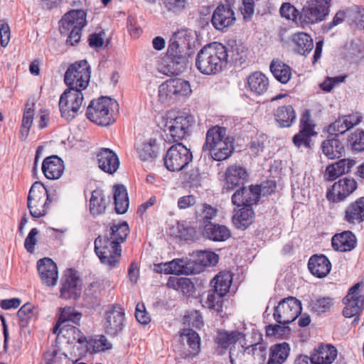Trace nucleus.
<instances>
[{"label": "nucleus", "instance_id": "obj_61", "mask_svg": "<svg viewBox=\"0 0 364 364\" xmlns=\"http://www.w3.org/2000/svg\"><path fill=\"white\" fill-rule=\"evenodd\" d=\"M230 49L228 50V55L234 60H240L242 58V54L245 52L246 49L244 45L240 42L235 41L230 42Z\"/></svg>", "mask_w": 364, "mask_h": 364}, {"label": "nucleus", "instance_id": "obj_2", "mask_svg": "<svg viewBox=\"0 0 364 364\" xmlns=\"http://www.w3.org/2000/svg\"><path fill=\"white\" fill-rule=\"evenodd\" d=\"M234 139L223 127L215 126L206 134L204 148L208 151L212 159L220 161L228 159L233 152Z\"/></svg>", "mask_w": 364, "mask_h": 364}, {"label": "nucleus", "instance_id": "obj_3", "mask_svg": "<svg viewBox=\"0 0 364 364\" xmlns=\"http://www.w3.org/2000/svg\"><path fill=\"white\" fill-rule=\"evenodd\" d=\"M164 129L173 141H178L188 135L193 125L195 117L189 112L168 111L163 117Z\"/></svg>", "mask_w": 364, "mask_h": 364}, {"label": "nucleus", "instance_id": "obj_34", "mask_svg": "<svg viewBox=\"0 0 364 364\" xmlns=\"http://www.w3.org/2000/svg\"><path fill=\"white\" fill-rule=\"evenodd\" d=\"M323 154L329 159H339L345 154L342 142L336 138L325 139L321 144Z\"/></svg>", "mask_w": 364, "mask_h": 364}, {"label": "nucleus", "instance_id": "obj_38", "mask_svg": "<svg viewBox=\"0 0 364 364\" xmlns=\"http://www.w3.org/2000/svg\"><path fill=\"white\" fill-rule=\"evenodd\" d=\"M254 216L252 207H243L235 211L232 223L237 229L245 230L252 223Z\"/></svg>", "mask_w": 364, "mask_h": 364}, {"label": "nucleus", "instance_id": "obj_33", "mask_svg": "<svg viewBox=\"0 0 364 364\" xmlns=\"http://www.w3.org/2000/svg\"><path fill=\"white\" fill-rule=\"evenodd\" d=\"M345 220L350 224H359L364 220V197L348 206L345 211Z\"/></svg>", "mask_w": 364, "mask_h": 364}, {"label": "nucleus", "instance_id": "obj_62", "mask_svg": "<svg viewBox=\"0 0 364 364\" xmlns=\"http://www.w3.org/2000/svg\"><path fill=\"white\" fill-rule=\"evenodd\" d=\"M280 14L282 17L294 21L298 16L299 11L290 3H283L280 8Z\"/></svg>", "mask_w": 364, "mask_h": 364}, {"label": "nucleus", "instance_id": "obj_28", "mask_svg": "<svg viewBox=\"0 0 364 364\" xmlns=\"http://www.w3.org/2000/svg\"><path fill=\"white\" fill-rule=\"evenodd\" d=\"M331 243L334 250L340 252H348L355 247L357 240L352 232L344 231L336 234L332 237Z\"/></svg>", "mask_w": 364, "mask_h": 364}, {"label": "nucleus", "instance_id": "obj_48", "mask_svg": "<svg viewBox=\"0 0 364 364\" xmlns=\"http://www.w3.org/2000/svg\"><path fill=\"white\" fill-rule=\"evenodd\" d=\"M232 279V274H215L211 281L214 291L220 295H225L229 291Z\"/></svg>", "mask_w": 364, "mask_h": 364}, {"label": "nucleus", "instance_id": "obj_39", "mask_svg": "<svg viewBox=\"0 0 364 364\" xmlns=\"http://www.w3.org/2000/svg\"><path fill=\"white\" fill-rule=\"evenodd\" d=\"M289 352V345L286 342L271 346L267 364H282L287 359Z\"/></svg>", "mask_w": 364, "mask_h": 364}, {"label": "nucleus", "instance_id": "obj_19", "mask_svg": "<svg viewBox=\"0 0 364 364\" xmlns=\"http://www.w3.org/2000/svg\"><path fill=\"white\" fill-rule=\"evenodd\" d=\"M236 18L234 11L229 5H220L213 12L212 23L214 28L218 31L232 26L235 22Z\"/></svg>", "mask_w": 364, "mask_h": 364}, {"label": "nucleus", "instance_id": "obj_31", "mask_svg": "<svg viewBox=\"0 0 364 364\" xmlns=\"http://www.w3.org/2000/svg\"><path fill=\"white\" fill-rule=\"evenodd\" d=\"M135 148L141 161H152L157 156L156 141L154 139L140 141L136 144Z\"/></svg>", "mask_w": 364, "mask_h": 364}, {"label": "nucleus", "instance_id": "obj_12", "mask_svg": "<svg viewBox=\"0 0 364 364\" xmlns=\"http://www.w3.org/2000/svg\"><path fill=\"white\" fill-rule=\"evenodd\" d=\"M192 161V154L186 146L181 143L171 146L166 154L164 164L171 171L182 170Z\"/></svg>", "mask_w": 364, "mask_h": 364}, {"label": "nucleus", "instance_id": "obj_47", "mask_svg": "<svg viewBox=\"0 0 364 364\" xmlns=\"http://www.w3.org/2000/svg\"><path fill=\"white\" fill-rule=\"evenodd\" d=\"M102 285L98 282L91 283L85 289L84 295V304L87 308H94L100 305V295Z\"/></svg>", "mask_w": 364, "mask_h": 364}, {"label": "nucleus", "instance_id": "obj_50", "mask_svg": "<svg viewBox=\"0 0 364 364\" xmlns=\"http://www.w3.org/2000/svg\"><path fill=\"white\" fill-rule=\"evenodd\" d=\"M218 262V256L211 251H198L196 253V265L210 267L215 265Z\"/></svg>", "mask_w": 364, "mask_h": 364}, {"label": "nucleus", "instance_id": "obj_41", "mask_svg": "<svg viewBox=\"0 0 364 364\" xmlns=\"http://www.w3.org/2000/svg\"><path fill=\"white\" fill-rule=\"evenodd\" d=\"M167 286L187 296L192 295L195 291L193 283L190 279L186 277H170Z\"/></svg>", "mask_w": 364, "mask_h": 364}, {"label": "nucleus", "instance_id": "obj_5", "mask_svg": "<svg viewBox=\"0 0 364 364\" xmlns=\"http://www.w3.org/2000/svg\"><path fill=\"white\" fill-rule=\"evenodd\" d=\"M118 103L116 100L101 97L90 102L87 108L86 115L92 122L100 126H108L115 119L113 116L114 109H117Z\"/></svg>", "mask_w": 364, "mask_h": 364}, {"label": "nucleus", "instance_id": "obj_51", "mask_svg": "<svg viewBox=\"0 0 364 364\" xmlns=\"http://www.w3.org/2000/svg\"><path fill=\"white\" fill-rule=\"evenodd\" d=\"M112 232L109 234V237L120 245L127 237L129 230L127 223L123 222L119 225H114L111 228Z\"/></svg>", "mask_w": 364, "mask_h": 364}, {"label": "nucleus", "instance_id": "obj_14", "mask_svg": "<svg viewBox=\"0 0 364 364\" xmlns=\"http://www.w3.org/2000/svg\"><path fill=\"white\" fill-rule=\"evenodd\" d=\"M364 287L363 282H358L350 287L343 301L345 307L343 314L346 318H352L360 314L364 309V295L360 294V289Z\"/></svg>", "mask_w": 364, "mask_h": 364}, {"label": "nucleus", "instance_id": "obj_6", "mask_svg": "<svg viewBox=\"0 0 364 364\" xmlns=\"http://www.w3.org/2000/svg\"><path fill=\"white\" fill-rule=\"evenodd\" d=\"M191 94L189 82L181 78L168 80L159 87V100L164 104L183 100Z\"/></svg>", "mask_w": 364, "mask_h": 364}, {"label": "nucleus", "instance_id": "obj_11", "mask_svg": "<svg viewBox=\"0 0 364 364\" xmlns=\"http://www.w3.org/2000/svg\"><path fill=\"white\" fill-rule=\"evenodd\" d=\"M331 1V0H307L300 13L302 23L314 24L323 21L329 14Z\"/></svg>", "mask_w": 364, "mask_h": 364}, {"label": "nucleus", "instance_id": "obj_64", "mask_svg": "<svg viewBox=\"0 0 364 364\" xmlns=\"http://www.w3.org/2000/svg\"><path fill=\"white\" fill-rule=\"evenodd\" d=\"M135 317L137 321L143 325H146L150 322V316L146 312L145 306L143 303H138L136 304Z\"/></svg>", "mask_w": 364, "mask_h": 364}, {"label": "nucleus", "instance_id": "obj_17", "mask_svg": "<svg viewBox=\"0 0 364 364\" xmlns=\"http://www.w3.org/2000/svg\"><path fill=\"white\" fill-rule=\"evenodd\" d=\"M357 188L353 178H343L335 182L328 190L326 198L332 203H340L350 196Z\"/></svg>", "mask_w": 364, "mask_h": 364}, {"label": "nucleus", "instance_id": "obj_9", "mask_svg": "<svg viewBox=\"0 0 364 364\" xmlns=\"http://www.w3.org/2000/svg\"><path fill=\"white\" fill-rule=\"evenodd\" d=\"M84 95L80 90L66 89L59 100V108L62 117L68 121L73 119L82 106Z\"/></svg>", "mask_w": 364, "mask_h": 364}, {"label": "nucleus", "instance_id": "obj_42", "mask_svg": "<svg viewBox=\"0 0 364 364\" xmlns=\"http://www.w3.org/2000/svg\"><path fill=\"white\" fill-rule=\"evenodd\" d=\"M270 70L274 77L281 83H287L291 77V68L279 60H273Z\"/></svg>", "mask_w": 364, "mask_h": 364}, {"label": "nucleus", "instance_id": "obj_10", "mask_svg": "<svg viewBox=\"0 0 364 364\" xmlns=\"http://www.w3.org/2000/svg\"><path fill=\"white\" fill-rule=\"evenodd\" d=\"M301 310V301L296 297L289 296L282 299L274 308L273 317L277 323L287 325L295 321Z\"/></svg>", "mask_w": 364, "mask_h": 364}, {"label": "nucleus", "instance_id": "obj_23", "mask_svg": "<svg viewBox=\"0 0 364 364\" xmlns=\"http://www.w3.org/2000/svg\"><path fill=\"white\" fill-rule=\"evenodd\" d=\"M255 343L247 340V349L250 352L251 364H264L267 356V347L263 343L262 335L255 333Z\"/></svg>", "mask_w": 364, "mask_h": 364}, {"label": "nucleus", "instance_id": "obj_1", "mask_svg": "<svg viewBox=\"0 0 364 364\" xmlns=\"http://www.w3.org/2000/svg\"><path fill=\"white\" fill-rule=\"evenodd\" d=\"M228 57L227 47L220 43L213 42L205 46L198 53L196 66L204 75H215L226 66Z\"/></svg>", "mask_w": 364, "mask_h": 364}, {"label": "nucleus", "instance_id": "obj_53", "mask_svg": "<svg viewBox=\"0 0 364 364\" xmlns=\"http://www.w3.org/2000/svg\"><path fill=\"white\" fill-rule=\"evenodd\" d=\"M316 134V132L315 130L302 128L300 132L294 136L293 142L297 147H300L303 145L309 147L310 146L311 136Z\"/></svg>", "mask_w": 364, "mask_h": 364}, {"label": "nucleus", "instance_id": "obj_30", "mask_svg": "<svg viewBox=\"0 0 364 364\" xmlns=\"http://www.w3.org/2000/svg\"><path fill=\"white\" fill-rule=\"evenodd\" d=\"M109 203V197L106 196L102 189H95L92 192L90 199V211L92 215H99L105 213Z\"/></svg>", "mask_w": 364, "mask_h": 364}, {"label": "nucleus", "instance_id": "obj_29", "mask_svg": "<svg viewBox=\"0 0 364 364\" xmlns=\"http://www.w3.org/2000/svg\"><path fill=\"white\" fill-rule=\"evenodd\" d=\"M355 164L354 160L349 159H341L326 167L325 176L329 181L335 180L341 175L348 173Z\"/></svg>", "mask_w": 364, "mask_h": 364}, {"label": "nucleus", "instance_id": "obj_24", "mask_svg": "<svg viewBox=\"0 0 364 364\" xmlns=\"http://www.w3.org/2000/svg\"><path fill=\"white\" fill-rule=\"evenodd\" d=\"M82 318L81 313L77 311L74 308L72 307H65L62 309L59 321L57 324L54 326L53 332V333L62 334L64 337L70 338V336H73V333H68L66 331L63 333L62 332L63 328H67L68 327H73V326L65 325L66 321H72L74 323H77ZM73 340L72 341V342Z\"/></svg>", "mask_w": 364, "mask_h": 364}, {"label": "nucleus", "instance_id": "obj_18", "mask_svg": "<svg viewBox=\"0 0 364 364\" xmlns=\"http://www.w3.org/2000/svg\"><path fill=\"white\" fill-rule=\"evenodd\" d=\"M261 193L265 194L262 186H251L237 190L232 196V202L237 207H252Z\"/></svg>", "mask_w": 364, "mask_h": 364}, {"label": "nucleus", "instance_id": "obj_37", "mask_svg": "<svg viewBox=\"0 0 364 364\" xmlns=\"http://www.w3.org/2000/svg\"><path fill=\"white\" fill-rule=\"evenodd\" d=\"M204 237L213 241H225L230 236L229 229L220 225L206 224L203 232Z\"/></svg>", "mask_w": 364, "mask_h": 364}, {"label": "nucleus", "instance_id": "obj_46", "mask_svg": "<svg viewBox=\"0 0 364 364\" xmlns=\"http://www.w3.org/2000/svg\"><path fill=\"white\" fill-rule=\"evenodd\" d=\"M308 267L311 273H330L331 264L323 255H315L310 257Z\"/></svg>", "mask_w": 364, "mask_h": 364}, {"label": "nucleus", "instance_id": "obj_45", "mask_svg": "<svg viewBox=\"0 0 364 364\" xmlns=\"http://www.w3.org/2000/svg\"><path fill=\"white\" fill-rule=\"evenodd\" d=\"M183 341H186L190 348L189 357H195L200 352V338L198 333L190 328H185L181 333Z\"/></svg>", "mask_w": 364, "mask_h": 364}, {"label": "nucleus", "instance_id": "obj_49", "mask_svg": "<svg viewBox=\"0 0 364 364\" xmlns=\"http://www.w3.org/2000/svg\"><path fill=\"white\" fill-rule=\"evenodd\" d=\"M223 296L214 290L207 291L206 299L203 301L204 306L216 312H221L223 306Z\"/></svg>", "mask_w": 364, "mask_h": 364}, {"label": "nucleus", "instance_id": "obj_20", "mask_svg": "<svg viewBox=\"0 0 364 364\" xmlns=\"http://www.w3.org/2000/svg\"><path fill=\"white\" fill-rule=\"evenodd\" d=\"M156 273H198L191 262L182 259H174L170 262L154 264Z\"/></svg>", "mask_w": 364, "mask_h": 364}, {"label": "nucleus", "instance_id": "obj_8", "mask_svg": "<svg viewBox=\"0 0 364 364\" xmlns=\"http://www.w3.org/2000/svg\"><path fill=\"white\" fill-rule=\"evenodd\" d=\"M90 80V70L86 60H81L70 65L65 74V83L68 89L80 90L81 92L88 86Z\"/></svg>", "mask_w": 364, "mask_h": 364}, {"label": "nucleus", "instance_id": "obj_55", "mask_svg": "<svg viewBox=\"0 0 364 364\" xmlns=\"http://www.w3.org/2000/svg\"><path fill=\"white\" fill-rule=\"evenodd\" d=\"M333 304V299L331 297H323L312 300L310 306L312 311L317 313H324L329 310Z\"/></svg>", "mask_w": 364, "mask_h": 364}, {"label": "nucleus", "instance_id": "obj_27", "mask_svg": "<svg viewBox=\"0 0 364 364\" xmlns=\"http://www.w3.org/2000/svg\"><path fill=\"white\" fill-rule=\"evenodd\" d=\"M225 176V187L228 190H232L236 186L244 183L247 179V173L243 167L232 165L227 168Z\"/></svg>", "mask_w": 364, "mask_h": 364}, {"label": "nucleus", "instance_id": "obj_57", "mask_svg": "<svg viewBox=\"0 0 364 364\" xmlns=\"http://www.w3.org/2000/svg\"><path fill=\"white\" fill-rule=\"evenodd\" d=\"M290 332L288 326H280L279 324H269L266 326V335L268 337H274L276 338H284L286 335Z\"/></svg>", "mask_w": 364, "mask_h": 364}, {"label": "nucleus", "instance_id": "obj_32", "mask_svg": "<svg viewBox=\"0 0 364 364\" xmlns=\"http://www.w3.org/2000/svg\"><path fill=\"white\" fill-rule=\"evenodd\" d=\"M337 358V350L331 345H321L312 355L314 364H331Z\"/></svg>", "mask_w": 364, "mask_h": 364}, {"label": "nucleus", "instance_id": "obj_35", "mask_svg": "<svg viewBox=\"0 0 364 364\" xmlns=\"http://www.w3.org/2000/svg\"><path fill=\"white\" fill-rule=\"evenodd\" d=\"M247 349V339L245 337V341L237 346L230 347V359L231 364H251L250 359V352Z\"/></svg>", "mask_w": 364, "mask_h": 364}, {"label": "nucleus", "instance_id": "obj_59", "mask_svg": "<svg viewBox=\"0 0 364 364\" xmlns=\"http://www.w3.org/2000/svg\"><path fill=\"white\" fill-rule=\"evenodd\" d=\"M164 4L168 11L178 14L186 8L188 0H164Z\"/></svg>", "mask_w": 364, "mask_h": 364}, {"label": "nucleus", "instance_id": "obj_58", "mask_svg": "<svg viewBox=\"0 0 364 364\" xmlns=\"http://www.w3.org/2000/svg\"><path fill=\"white\" fill-rule=\"evenodd\" d=\"M37 267L38 273H58L56 264L48 257L41 259Z\"/></svg>", "mask_w": 364, "mask_h": 364}, {"label": "nucleus", "instance_id": "obj_60", "mask_svg": "<svg viewBox=\"0 0 364 364\" xmlns=\"http://www.w3.org/2000/svg\"><path fill=\"white\" fill-rule=\"evenodd\" d=\"M171 41H174L184 49L190 46L191 33L187 30H181L173 33Z\"/></svg>", "mask_w": 364, "mask_h": 364}, {"label": "nucleus", "instance_id": "obj_26", "mask_svg": "<svg viewBox=\"0 0 364 364\" xmlns=\"http://www.w3.org/2000/svg\"><path fill=\"white\" fill-rule=\"evenodd\" d=\"M100 169L108 173L117 171L119 166V160L117 154L109 149H102L97 155Z\"/></svg>", "mask_w": 364, "mask_h": 364}, {"label": "nucleus", "instance_id": "obj_44", "mask_svg": "<svg viewBox=\"0 0 364 364\" xmlns=\"http://www.w3.org/2000/svg\"><path fill=\"white\" fill-rule=\"evenodd\" d=\"M114 200L116 212L124 214L129 208V198L126 188L122 185H117L113 187Z\"/></svg>", "mask_w": 364, "mask_h": 364}, {"label": "nucleus", "instance_id": "obj_52", "mask_svg": "<svg viewBox=\"0 0 364 364\" xmlns=\"http://www.w3.org/2000/svg\"><path fill=\"white\" fill-rule=\"evenodd\" d=\"M183 48L174 41H171V38L170 39L167 55L175 60L176 65H181L185 63L186 58L183 55Z\"/></svg>", "mask_w": 364, "mask_h": 364}, {"label": "nucleus", "instance_id": "obj_40", "mask_svg": "<svg viewBox=\"0 0 364 364\" xmlns=\"http://www.w3.org/2000/svg\"><path fill=\"white\" fill-rule=\"evenodd\" d=\"M274 118L282 127H289L296 120V112L291 105L279 107L274 112Z\"/></svg>", "mask_w": 364, "mask_h": 364}, {"label": "nucleus", "instance_id": "obj_56", "mask_svg": "<svg viewBox=\"0 0 364 364\" xmlns=\"http://www.w3.org/2000/svg\"><path fill=\"white\" fill-rule=\"evenodd\" d=\"M36 98L28 99L24 108V128L29 129L33 124V119L36 117L35 104Z\"/></svg>", "mask_w": 364, "mask_h": 364}, {"label": "nucleus", "instance_id": "obj_25", "mask_svg": "<svg viewBox=\"0 0 364 364\" xmlns=\"http://www.w3.org/2000/svg\"><path fill=\"white\" fill-rule=\"evenodd\" d=\"M63 161L57 155L46 157L42 164V171L45 176L50 180L60 178L64 173Z\"/></svg>", "mask_w": 364, "mask_h": 364}, {"label": "nucleus", "instance_id": "obj_4", "mask_svg": "<svg viewBox=\"0 0 364 364\" xmlns=\"http://www.w3.org/2000/svg\"><path fill=\"white\" fill-rule=\"evenodd\" d=\"M87 14L82 9L71 10L67 12L60 21V32L68 36L66 43L75 46L81 38L82 28L87 25Z\"/></svg>", "mask_w": 364, "mask_h": 364}, {"label": "nucleus", "instance_id": "obj_21", "mask_svg": "<svg viewBox=\"0 0 364 364\" xmlns=\"http://www.w3.org/2000/svg\"><path fill=\"white\" fill-rule=\"evenodd\" d=\"M60 296L64 299H77L81 295V281L76 274H63L61 278Z\"/></svg>", "mask_w": 364, "mask_h": 364}, {"label": "nucleus", "instance_id": "obj_16", "mask_svg": "<svg viewBox=\"0 0 364 364\" xmlns=\"http://www.w3.org/2000/svg\"><path fill=\"white\" fill-rule=\"evenodd\" d=\"M125 326V314L119 306H113L105 312L103 328L107 335L117 336L122 332Z\"/></svg>", "mask_w": 364, "mask_h": 364}, {"label": "nucleus", "instance_id": "obj_15", "mask_svg": "<svg viewBox=\"0 0 364 364\" xmlns=\"http://www.w3.org/2000/svg\"><path fill=\"white\" fill-rule=\"evenodd\" d=\"M67 331L73 334V341H76L82 348L84 353H95L104 351L112 348V344L104 336H100L96 339H87L82 332L76 327H68L63 328L62 332Z\"/></svg>", "mask_w": 364, "mask_h": 364}, {"label": "nucleus", "instance_id": "obj_43", "mask_svg": "<svg viewBox=\"0 0 364 364\" xmlns=\"http://www.w3.org/2000/svg\"><path fill=\"white\" fill-rule=\"evenodd\" d=\"M291 41L296 46V52L300 55L309 53L314 48L312 38L304 32L293 34Z\"/></svg>", "mask_w": 364, "mask_h": 364}, {"label": "nucleus", "instance_id": "obj_63", "mask_svg": "<svg viewBox=\"0 0 364 364\" xmlns=\"http://www.w3.org/2000/svg\"><path fill=\"white\" fill-rule=\"evenodd\" d=\"M350 129L343 117L332 123L328 127V132L331 134H343Z\"/></svg>", "mask_w": 364, "mask_h": 364}, {"label": "nucleus", "instance_id": "obj_13", "mask_svg": "<svg viewBox=\"0 0 364 364\" xmlns=\"http://www.w3.org/2000/svg\"><path fill=\"white\" fill-rule=\"evenodd\" d=\"M48 199L44 186L41 183H34L28 196V208L34 218H41L46 214Z\"/></svg>", "mask_w": 364, "mask_h": 364}, {"label": "nucleus", "instance_id": "obj_22", "mask_svg": "<svg viewBox=\"0 0 364 364\" xmlns=\"http://www.w3.org/2000/svg\"><path fill=\"white\" fill-rule=\"evenodd\" d=\"M245 336L244 333L237 331L219 332L215 339L217 352L223 355L229 346H237L242 343Z\"/></svg>", "mask_w": 364, "mask_h": 364}, {"label": "nucleus", "instance_id": "obj_36", "mask_svg": "<svg viewBox=\"0 0 364 364\" xmlns=\"http://www.w3.org/2000/svg\"><path fill=\"white\" fill-rule=\"evenodd\" d=\"M250 90L257 95L264 94L269 87L268 78L260 72L252 73L247 78Z\"/></svg>", "mask_w": 364, "mask_h": 364}, {"label": "nucleus", "instance_id": "obj_7", "mask_svg": "<svg viewBox=\"0 0 364 364\" xmlns=\"http://www.w3.org/2000/svg\"><path fill=\"white\" fill-rule=\"evenodd\" d=\"M95 250L102 263L114 267L119 261L120 245L108 235L99 236L95 240Z\"/></svg>", "mask_w": 364, "mask_h": 364}, {"label": "nucleus", "instance_id": "obj_54", "mask_svg": "<svg viewBox=\"0 0 364 364\" xmlns=\"http://www.w3.org/2000/svg\"><path fill=\"white\" fill-rule=\"evenodd\" d=\"M179 65H176L175 60H173L171 57L166 55L159 63L158 70L166 75H171L180 70Z\"/></svg>", "mask_w": 364, "mask_h": 364}]
</instances>
